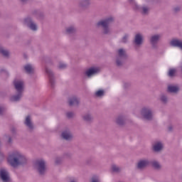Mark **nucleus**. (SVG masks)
<instances>
[{
	"instance_id": "1",
	"label": "nucleus",
	"mask_w": 182,
	"mask_h": 182,
	"mask_svg": "<svg viewBox=\"0 0 182 182\" xmlns=\"http://www.w3.org/2000/svg\"><path fill=\"white\" fill-rule=\"evenodd\" d=\"M7 161L11 167H19V166H25L28 163V159L22 152L14 150L9 153Z\"/></svg>"
},
{
	"instance_id": "2",
	"label": "nucleus",
	"mask_w": 182,
	"mask_h": 182,
	"mask_svg": "<svg viewBox=\"0 0 182 182\" xmlns=\"http://www.w3.org/2000/svg\"><path fill=\"white\" fill-rule=\"evenodd\" d=\"M125 59H127V51L123 48H118L117 50V55L115 57V63L117 66L121 67L124 65Z\"/></svg>"
},
{
	"instance_id": "3",
	"label": "nucleus",
	"mask_w": 182,
	"mask_h": 182,
	"mask_svg": "<svg viewBox=\"0 0 182 182\" xmlns=\"http://www.w3.org/2000/svg\"><path fill=\"white\" fill-rule=\"evenodd\" d=\"M140 114L145 120H153L154 117L153 109L149 106L143 107L140 111Z\"/></svg>"
},
{
	"instance_id": "4",
	"label": "nucleus",
	"mask_w": 182,
	"mask_h": 182,
	"mask_svg": "<svg viewBox=\"0 0 182 182\" xmlns=\"http://www.w3.org/2000/svg\"><path fill=\"white\" fill-rule=\"evenodd\" d=\"M35 168L41 176L46 173V161L43 159H37L35 161Z\"/></svg>"
},
{
	"instance_id": "5",
	"label": "nucleus",
	"mask_w": 182,
	"mask_h": 182,
	"mask_svg": "<svg viewBox=\"0 0 182 182\" xmlns=\"http://www.w3.org/2000/svg\"><path fill=\"white\" fill-rule=\"evenodd\" d=\"M13 85L17 93L25 92V81L21 78H15L13 80Z\"/></svg>"
},
{
	"instance_id": "6",
	"label": "nucleus",
	"mask_w": 182,
	"mask_h": 182,
	"mask_svg": "<svg viewBox=\"0 0 182 182\" xmlns=\"http://www.w3.org/2000/svg\"><path fill=\"white\" fill-rule=\"evenodd\" d=\"M23 23L25 25V26H27L28 29L33 31V32L38 31V24H36V23L33 21V19H32L31 17H26L23 20Z\"/></svg>"
},
{
	"instance_id": "7",
	"label": "nucleus",
	"mask_w": 182,
	"mask_h": 182,
	"mask_svg": "<svg viewBox=\"0 0 182 182\" xmlns=\"http://www.w3.org/2000/svg\"><path fill=\"white\" fill-rule=\"evenodd\" d=\"M144 43V36L141 33L135 34L133 40V45L135 48H141Z\"/></svg>"
},
{
	"instance_id": "8",
	"label": "nucleus",
	"mask_w": 182,
	"mask_h": 182,
	"mask_svg": "<svg viewBox=\"0 0 182 182\" xmlns=\"http://www.w3.org/2000/svg\"><path fill=\"white\" fill-rule=\"evenodd\" d=\"M161 39V34L160 33L152 34L150 36L149 43L154 49H156L157 48V45L159 42H160Z\"/></svg>"
},
{
	"instance_id": "9",
	"label": "nucleus",
	"mask_w": 182,
	"mask_h": 182,
	"mask_svg": "<svg viewBox=\"0 0 182 182\" xmlns=\"http://www.w3.org/2000/svg\"><path fill=\"white\" fill-rule=\"evenodd\" d=\"M0 180L2 182H11V175L8 169L5 168H0Z\"/></svg>"
},
{
	"instance_id": "10",
	"label": "nucleus",
	"mask_w": 182,
	"mask_h": 182,
	"mask_svg": "<svg viewBox=\"0 0 182 182\" xmlns=\"http://www.w3.org/2000/svg\"><path fill=\"white\" fill-rule=\"evenodd\" d=\"M97 73H100V68L91 67L85 71V75L87 77H93V76H96Z\"/></svg>"
},
{
	"instance_id": "11",
	"label": "nucleus",
	"mask_w": 182,
	"mask_h": 182,
	"mask_svg": "<svg viewBox=\"0 0 182 182\" xmlns=\"http://www.w3.org/2000/svg\"><path fill=\"white\" fill-rule=\"evenodd\" d=\"M114 21V18L113 17H108L104 20H100L97 23V26H102V29L105 28H107L112 22Z\"/></svg>"
},
{
	"instance_id": "12",
	"label": "nucleus",
	"mask_w": 182,
	"mask_h": 182,
	"mask_svg": "<svg viewBox=\"0 0 182 182\" xmlns=\"http://www.w3.org/2000/svg\"><path fill=\"white\" fill-rule=\"evenodd\" d=\"M164 149V144L161 141H156L152 144V150L154 153H161Z\"/></svg>"
},
{
	"instance_id": "13",
	"label": "nucleus",
	"mask_w": 182,
	"mask_h": 182,
	"mask_svg": "<svg viewBox=\"0 0 182 182\" xmlns=\"http://www.w3.org/2000/svg\"><path fill=\"white\" fill-rule=\"evenodd\" d=\"M168 93H172V95H177L180 92V86L177 84H169L167 85L166 89Z\"/></svg>"
},
{
	"instance_id": "14",
	"label": "nucleus",
	"mask_w": 182,
	"mask_h": 182,
	"mask_svg": "<svg viewBox=\"0 0 182 182\" xmlns=\"http://www.w3.org/2000/svg\"><path fill=\"white\" fill-rule=\"evenodd\" d=\"M136 9L135 11L137 12H140L141 15H147L148 14H150V7L147 5H143V6H136Z\"/></svg>"
},
{
	"instance_id": "15",
	"label": "nucleus",
	"mask_w": 182,
	"mask_h": 182,
	"mask_svg": "<svg viewBox=\"0 0 182 182\" xmlns=\"http://www.w3.org/2000/svg\"><path fill=\"white\" fill-rule=\"evenodd\" d=\"M80 98L76 95H73L68 98V105L70 106H79Z\"/></svg>"
},
{
	"instance_id": "16",
	"label": "nucleus",
	"mask_w": 182,
	"mask_h": 182,
	"mask_svg": "<svg viewBox=\"0 0 182 182\" xmlns=\"http://www.w3.org/2000/svg\"><path fill=\"white\" fill-rule=\"evenodd\" d=\"M23 69L27 75H33V73H35V65L32 63L25 64Z\"/></svg>"
},
{
	"instance_id": "17",
	"label": "nucleus",
	"mask_w": 182,
	"mask_h": 182,
	"mask_svg": "<svg viewBox=\"0 0 182 182\" xmlns=\"http://www.w3.org/2000/svg\"><path fill=\"white\" fill-rule=\"evenodd\" d=\"M46 73H47L48 76L51 87H53L55 86V75L53 74V71H52L50 68H46Z\"/></svg>"
},
{
	"instance_id": "18",
	"label": "nucleus",
	"mask_w": 182,
	"mask_h": 182,
	"mask_svg": "<svg viewBox=\"0 0 182 182\" xmlns=\"http://www.w3.org/2000/svg\"><path fill=\"white\" fill-rule=\"evenodd\" d=\"M76 31H77V29L75 25H70L65 27L64 33H65V35H73V33H76Z\"/></svg>"
},
{
	"instance_id": "19",
	"label": "nucleus",
	"mask_w": 182,
	"mask_h": 182,
	"mask_svg": "<svg viewBox=\"0 0 182 182\" xmlns=\"http://www.w3.org/2000/svg\"><path fill=\"white\" fill-rule=\"evenodd\" d=\"M149 161L147 159H141L136 164V167L139 170H143L149 166Z\"/></svg>"
},
{
	"instance_id": "20",
	"label": "nucleus",
	"mask_w": 182,
	"mask_h": 182,
	"mask_svg": "<svg viewBox=\"0 0 182 182\" xmlns=\"http://www.w3.org/2000/svg\"><path fill=\"white\" fill-rule=\"evenodd\" d=\"M24 124L28 129H30V130L33 129V122H32V117H31V115H27L25 117Z\"/></svg>"
},
{
	"instance_id": "21",
	"label": "nucleus",
	"mask_w": 182,
	"mask_h": 182,
	"mask_svg": "<svg viewBox=\"0 0 182 182\" xmlns=\"http://www.w3.org/2000/svg\"><path fill=\"white\" fill-rule=\"evenodd\" d=\"M82 119L83 122H85L86 123H92L94 120L93 115H92L91 113L87 112L82 116Z\"/></svg>"
},
{
	"instance_id": "22",
	"label": "nucleus",
	"mask_w": 182,
	"mask_h": 182,
	"mask_svg": "<svg viewBox=\"0 0 182 182\" xmlns=\"http://www.w3.org/2000/svg\"><path fill=\"white\" fill-rule=\"evenodd\" d=\"M61 137H63L64 140H72L73 135L69 129H66L62 132Z\"/></svg>"
},
{
	"instance_id": "23",
	"label": "nucleus",
	"mask_w": 182,
	"mask_h": 182,
	"mask_svg": "<svg viewBox=\"0 0 182 182\" xmlns=\"http://www.w3.org/2000/svg\"><path fill=\"white\" fill-rule=\"evenodd\" d=\"M22 96H23V93L17 92L16 95H11L9 100L11 102H19L22 99Z\"/></svg>"
},
{
	"instance_id": "24",
	"label": "nucleus",
	"mask_w": 182,
	"mask_h": 182,
	"mask_svg": "<svg viewBox=\"0 0 182 182\" xmlns=\"http://www.w3.org/2000/svg\"><path fill=\"white\" fill-rule=\"evenodd\" d=\"M0 54L2 55L4 58H9L11 56V52H9V50L6 49L3 46L0 45Z\"/></svg>"
},
{
	"instance_id": "25",
	"label": "nucleus",
	"mask_w": 182,
	"mask_h": 182,
	"mask_svg": "<svg viewBox=\"0 0 182 182\" xmlns=\"http://www.w3.org/2000/svg\"><path fill=\"white\" fill-rule=\"evenodd\" d=\"M171 46H173L175 48H179L182 50V41L178 39H173L170 42Z\"/></svg>"
},
{
	"instance_id": "26",
	"label": "nucleus",
	"mask_w": 182,
	"mask_h": 182,
	"mask_svg": "<svg viewBox=\"0 0 182 182\" xmlns=\"http://www.w3.org/2000/svg\"><path fill=\"white\" fill-rule=\"evenodd\" d=\"M126 122V116L124 115H119L115 119V123L119 124V126H123Z\"/></svg>"
},
{
	"instance_id": "27",
	"label": "nucleus",
	"mask_w": 182,
	"mask_h": 182,
	"mask_svg": "<svg viewBox=\"0 0 182 182\" xmlns=\"http://www.w3.org/2000/svg\"><path fill=\"white\" fill-rule=\"evenodd\" d=\"M159 100L163 105H167L168 103V96L166 94L161 93L159 95Z\"/></svg>"
},
{
	"instance_id": "28",
	"label": "nucleus",
	"mask_w": 182,
	"mask_h": 182,
	"mask_svg": "<svg viewBox=\"0 0 182 182\" xmlns=\"http://www.w3.org/2000/svg\"><path fill=\"white\" fill-rule=\"evenodd\" d=\"M151 167L154 168L156 171H160L161 170V164H160L158 161L154 160L151 162Z\"/></svg>"
},
{
	"instance_id": "29",
	"label": "nucleus",
	"mask_w": 182,
	"mask_h": 182,
	"mask_svg": "<svg viewBox=\"0 0 182 182\" xmlns=\"http://www.w3.org/2000/svg\"><path fill=\"white\" fill-rule=\"evenodd\" d=\"M92 4V0H80L79 6L80 8H87Z\"/></svg>"
},
{
	"instance_id": "30",
	"label": "nucleus",
	"mask_w": 182,
	"mask_h": 182,
	"mask_svg": "<svg viewBox=\"0 0 182 182\" xmlns=\"http://www.w3.org/2000/svg\"><path fill=\"white\" fill-rule=\"evenodd\" d=\"M3 139L5 140L6 146H11L12 144V136L9 134H5Z\"/></svg>"
},
{
	"instance_id": "31",
	"label": "nucleus",
	"mask_w": 182,
	"mask_h": 182,
	"mask_svg": "<svg viewBox=\"0 0 182 182\" xmlns=\"http://www.w3.org/2000/svg\"><path fill=\"white\" fill-rule=\"evenodd\" d=\"M129 39H130V34L125 33L120 40L121 43H129Z\"/></svg>"
},
{
	"instance_id": "32",
	"label": "nucleus",
	"mask_w": 182,
	"mask_h": 182,
	"mask_svg": "<svg viewBox=\"0 0 182 182\" xmlns=\"http://www.w3.org/2000/svg\"><path fill=\"white\" fill-rule=\"evenodd\" d=\"M111 169L113 171V173H120V171H122V168H120L119 166L116 164H112L111 166Z\"/></svg>"
},
{
	"instance_id": "33",
	"label": "nucleus",
	"mask_w": 182,
	"mask_h": 182,
	"mask_svg": "<svg viewBox=\"0 0 182 182\" xmlns=\"http://www.w3.org/2000/svg\"><path fill=\"white\" fill-rule=\"evenodd\" d=\"M95 95L96 97H103L105 96V90H99L95 92Z\"/></svg>"
},
{
	"instance_id": "34",
	"label": "nucleus",
	"mask_w": 182,
	"mask_h": 182,
	"mask_svg": "<svg viewBox=\"0 0 182 182\" xmlns=\"http://www.w3.org/2000/svg\"><path fill=\"white\" fill-rule=\"evenodd\" d=\"M129 4H130V5H132L133 9L134 11H136V6H139V4H137V3L136 2V0H127Z\"/></svg>"
},
{
	"instance_id": "35",
	"label": "nucleus",
	"mask_w": 182,
	"mask_h": 182,
	"mask_svg": "<svg viewBox=\"0 0 182 182\" xmlns=\"http://www.w3.org/2000/svg\"><path fill=\"white\" fill-rule=\"evenodd\" d=\"M102 33L104 35H110V33H112V30H110L109 26L102 28Z\"/></svg>"
},
{
	"instance_id": "36",
	"label": "nucleus",
	"mask_w": 182,
	"mask_h": 182,
	"mask_svg": "<svg viewBox=\"0 0 182 182\" xmlns=\"http://www.w3.org/2000/svg\"><path fill=\"white\" fill-rule=\"evenodd\" d=\"M67 68H68V64H66L65 63L60 62L58 63V68L63 70V69H66Z\"/></svg>"
},
{
	"instance_id": "37",
	"label": "nucleus",
	"mask_w": 182,
	"mask_h": 182,
	"mask_svg": "<svg viewBox=\"0 0 182 182\" xmlns=\"http://www.w3.org/2000/svg\"><path fill=\"white\" fill-rule=\"evenodd\" d=\"M91 182H100V178H99V176L95 175L92 177Z\"/></svg>"
},
{
	"instance_id": "38",
	"label": "nucleus",
	"mask_w": 182,
	"mask_h": 182,
	"mask_svg": "<svg viewBox=\"0 0 182 182\" xmlns=\"http://www.w3.org/2000/svg\"><path fill=\"white\" fill-rule=\"evenodd\" d=\"M55 164H57V165L62 164V158H60V157L55 158Z\"/></svg>"
},
{
	"instance_id": "39",
	"label": "nucleus",
	"mask_w": 182,
	"mask_h": 182,
	"mask_svg": "<svg viewBox=\"0 0 182 182\" xmlns=\"http://www.w3.org/2000/svg\"><path fill=\"white\" fill-rule=\"evenodd\" d=\"M175 73H176V69H170L168 71V76L172 77V76H174Z\"/></svg>"
},
{
	"instance_id": "40",
	"label": "nucleus",
	"mask_w": 182,
	"mask_h": 182,
	"mask_svg": "<svg viewBox=\"0 0 182 182\" xmlns=\"http://www.w3.org/2000/svg\"><path fill=\"white\" fill-rule=\"evenodd\" d=\"M63 159H70L72 157V154L66 152L63 155Z\"/></svg>"
},
{
	"instance_id": "41",
	"label": "nucleus",
	"mask_w": 182,
	"mask_h": 182,
	"mask_svg": "<svg viewBox=\"0 0 182 182\" xmlns=\"http://www.w3.org/2000/svg\"><path fill=\"white\" fill-rule=\"evenodd\" d=\"M1 147H2V142L0 140V159H4L5 157V154L1 150Z\"/></svg>"
},
{
	"instance_id": "42",
	"label": "nucleus",
	"mask_w": 182,
	"mask_h": 182,
	"mask_svg": "<svg viewBox=\"0 0 182 182\" xmlns=\"http://www.w3.org/2000/svg\"><path fill=\"white\" fill-rule=\"evenodd\" d=\"M181 8L180 6H176L173 8V12H180Z\"/></svg>"
},
{
	"instance_id": "43",
	"label": "nucleus",
	"mask_w": 182,
	"mask_h": 182,
	"mask_svg": "<svg viewBox=\"0 0 182 182\" xmlns=\"http://www.w3.org/2000/svg\"><path fill=\"white\" fill-rule=\"evenodd\" d=\"M67 117H69V119H70V117H73V112H67Z\"/></svg>"
},
{
	"instance_id": "44",
	"label": "nucleus",
	"mask_w": 182,
	"mask_h": 182,
	"mask_svg": "<svg viewBox=\"0 0 182 182\" xmlns=\"http://www.w3.org/2000/svg\"><path fill=\"white\" fill-rule=\"evenodd\" d=\"M4 112H5V107H0V114H3Z\"/></svg>"
},
{
	"instance_id": "45",
	"label": "nucleus",
	"mask_w": 182,
	"mask_h": 182,
	"mask_svg": "<svg viewBox=\"0 0 182 182\" xmlns=\"http://www.w3.org/2000/svg\"><path fill=\"white\" fill-rule=\"evenodd\" d=\"M6 72V70L5 68H0V73H5Z\"/></svg>"
},
{
	"instance_id": "46",
	"label": "nucleus",
	"mask_w": 182,
	"mask_h": 182,
	"mask_svg": "<svg viewBox=\"0 0 182 182\" xmlns=\"http://www.w3.org/2000/svg\"><path fill=\"white\" fill-rule=\"evenodd\" d=\"M11 132L12 133H16V128L12 127V128L11 129Z\"/></svg>"
},
{
	"instance_id": "47",
	"label": "nucleus",
	"mask_w": 182,
	"mask_h": 182,
	"mask_svg": "<svg viewBox=\"0 0 182 182\" xmlns=\"http://www.w3.org/2000/svg\"><path fill=\"white\" fill-rule=\"evenodd\" d=\"M21 2H22L23 4H26V2H28V1L29 0H20Z\"/></svg>"
},
{
	"instance_id": "48",
	"label": "nucleus",
	"mask_w": 182,
	"mask_h": 182,
	"mask_svg": "<svg viewBox=\"0 0 182 182\" xmlns=\"http://www.w3.org/2000/svg\"><path fill=\"white\" fill-rule=\"evenodd\" d=\"M70 182H77V179H75V178L71 179V180L70 181Z\"/></svg>"
},
{
	"instance_id": "49",
	"label": "nucleus",
	"mask_w": 182,
	"mask_h": 182,
	"mask_svg": "<svg viewBox=\"0 0 182 182\" xmlns=\"http://www.w3.org/2000/svg\"><path fill=\"white\" fill-rule=\"evenodd\" d=\"M168 129H169V130H172L173 127H169Z\"/></svg>"
}]
</instances>
